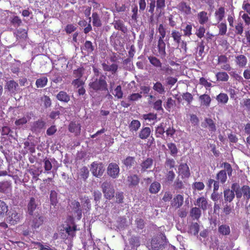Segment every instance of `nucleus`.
I'll return each instance as SVG.
<instances>
[{"instance_id":"nucleus-40","label":"nucleus","mask_w":250,"mask_h":250,"mask_svg":"<svg viewBox=\"0 0 250 250\" xmlns=\"http://www.w3.org/2000/svg\"><path fill=\"white\" fill-rule=\"evenodd\" d=\"M171 37L173 38L174 41L177 43H180L181 42L182 34L176 30H173L171 32Z\"/></svg>"},{"instance_id":"nucleus-52","label":"nucleus","mask_w":250,"mask_h":250,"mask_svg":"<svg viewBox=\"0 0 250 250\" xmlns=\"http://www.w3.org/2000/svg\"><path fill=\"white\" fill-rule=\"evenodd\" d=\"M167 146L170 151V154L173 156L176 155L178 152V149L176 145L174 143H171L167 144Z\"/></svg>"},{"instance_id":"nucleus-56","label":"nucleus","mask_w":250,"mask_h":250,"mask_svg":"<svg viewBox=\"0 0 250 250\" xmlns=\"http://www.w3.org/2000/svg\"><path fill=\"white\" fill-rule=\"evenodd\" d=\"M45 123L42 121H38L34 124V128L35 130H39L44 127Z\"/></svg>"},{"instance_id":"nucleus-31","label":"nucleus","mask_w":250,"mask_h":250,"mask_svg":"<svg viewBox=\"0 0 250 250\" xmlns=\"http://www.w3.org/2000/svg\"><path fill=\"white\" fill-rule=\"evenodd\" d=\"M47 78L46 77H43L36 80V85L38 88H42L47 84Z\"/></svg>"},{"instance_id":"nucleus-30","label":"nucleus","mask_w":250,"mask_h":250,"mask_svg":"<svg viewBox=\"0 0 250 250\" xmlns=\"http://www.w3.org/2000/svg\"><path fill=\"white\" fill-rule=\"evenodd\" d=\"M151 133L150 128L148 127L143 128L140 131L139 137L142 139H145L147 138L150 135Z\"/></svg>"},{"instance_id":"nucleus-61","label":"nucleus","mask_w":250,"mask_h":250,"mask_svg":"<svg viewBox=\"0 0 250 250\" xmlns=\"http://www.w3.org/2000/svg\"><path fill=\"white\" fill-rule=\"evenodd\" d=\"M222 165L225 169V170L226 171V173L227 172L229 176H231L232 172V169L231 168V165L229 163L226 162L224 163Z\"/></svg>"},{"instance_id":"nucleus-25","label":"nucleus","mask_w":250,"mask_h":250,"mask_svg":"<svg viewBox=\"0 0 250 250\" xmlns=\"http://www.w3.org/2000/svg\"><path fill=\"white\" fill-rule=\"evenodd\" d=\"M216 179L221 183H225L227 179L226 171L225 170H220L216 175Z\"/></svg>"},{"instance_id":"nucleus-4","label":"nucleus","mask_w":250,"mask_h":250,"mask_svg":"<svg viewBox=\"0 0 250 250\" xmlns=\"http://www.w3.org/2000/svg\"><path fill=\"white\" fill-rule=\"evenodd\" d=\"M218 64L220 65L221 68L224 70L230 71L231 69L228 58L224 55L218 57Z\"/></svg>"},{"instance_id":"nucleus-1","label":"nucleus","mask_w":250,"mask_h":250,"mask_svg":"<svg viewBox=\"0 0 250 250\" xmlns=\"http://www.w3.org/2000/svg\"><path fill=\"white\" fill-rule=\"evenodd\" d=\"M105 77L101 75L99 78L93 77L89 83L90 88L95 91L107 90V83Z\"/></svg>"},{"instance_id":"nucleus-6","label":"nucleus","mask_w":250,"mask_h":250,"mask_svg":"<svg viewBox=\"0 0 250 250\" xmlns=\"http://www.w3.org/2000/svg\"><path fill=\"white\" fill-rule=\"evenodd\" d=\"M120 168L118 165L115 163H110L107 167V174L113 178H116L119 173Z\"/></svg>"},{"instance_id":"nucleus-37","label":"nucleus","mask_w":250,"mask_h":250,"mask_svg":"<svg viewBox=\"0 0 250 250\" xmlns=\"http://www.w3.org/2000/svg\"><path fill=\"white\" fill-rule=\"evenodd\" d=\"M218 231L222 235H229L230 233V228L228 225H222L218 228Z\"/></svg>"},{"instance_id":"nucleus-18","label":"nucleus","mask_w":250,"mask_h":250,"mask_svg":"<svg viewBox=\"0 0 250 250\" xmlns=\"http://www.w3.org/2000/svg\"><path fill=\"white\" fill-rule=\"evenodd\" d=\"M153 160L151 158H147L140 165L141 171L145 172L147 169L151 167L153 164Z\"/></svg>"},{"instance_id":"nucleus-10","label":"nucleus","mask_w":250,"mask_h":250,"mask_svg":"<svg viewBox=\"0 0 250 250\" xmlns=\"http://www.w3.org/2000/svg\"><path fill=\"white\" fill-rule=\"evenodd\" d=\"M197 18L199 23L201 25L207 23L209 21V16L207 12L202 11L197 15Z\"/></svg>"},{"instance_id":"nucleus-24","label":"nucleus","mask_w":250,"mask_h":250,"mask_svg":"<svg viewBox=\"0 0 250 250\" xmlns=\"http://www.w3.org/2000/svg\"><path fill=\"white\" fill-rule=\"evenodd\" d=\"M199 100L201 101V105L208 106L211 102L210 96L207 94H203L199 97Z\"/></svg>"},{"instance_id":"nucleus-3","label":"nucleus","mask_w":250,"mask_h":250,"mask_svg":"<svg viewBox=\"0 0 250 250\" xmlns=\"http://www.w3.org/2000/svg\"><path fill=\"white\" fill-rule=\"evenodd\" d=\"M102 188L105 198L110 199L114 197V189L110 182L107 181L104 182L102 185Z\"/></svg>"},{"instance_id":"nucleus-35","label":"nucleus","mask_w":250,"mask_h":250,"mask_svg":"<svg viewBox=\"0 0 250 250\" xmlns=\"http://www.w3.org/2000/svg\"><path fill=\"white\" fill-rule=\"evenodd\" d=\"M190 214L192 218L198 219L201 216V211L200 208H193L190 210Z\"/></svg>"},{"instance_id":"nucleus-63","label":"nucleus","mask_w":250,"mask_h":250,"mask_svg":"<svg viewBox=\"0 0 250 250\" xmlns=\"http://www.w3.org/2000/svg\"><path fill=\"white\" fill-rule=\"evenodd\" d=\"M84 82L81 79H76L72 82V84L76 88L82 87Z\"/></svg>"},{"instance_id":"nucleus-19","label":"nucleus","mask_w":250,"mask_h":250,"mask_svg":"<svg viewBox=\"0 0 250 250\" xmlns=\"http://www.w3.org/2000/svg\"><path fill=\"white\" fill-rule=\"evenodd\" d=\"M102 65L104 71L111 72L112 74L115 73L117 71L118 67V65L115 63L108 65L105 63H103Z\"/></svg>"},{"instance_id":"nucleus-53","label":"nucleus","mask_w":250,"mask_h":250,"mask_svg":"<svg viewBox=\"0 0 250 250\" xmlns=\"http://www.w3.org/2000/svg\"><path fill=\"white\" fill-rule=\"evenodd\" d=\"M113 94L118 99H121L123 97V93L122 91V88L120 85H118L114 89Z\"/></svg>"},{"instance_id":"nucleus-12","label":"nucleus","mask_w":250,"mask_h":250,"mask_svg":"<svg viewBox=\"0 0 250 250\" xmlns=\"http://www.w3.org/2000/svg\"><path fill=\"white\" fill-rule=\"evenodd\" d=\"M178 170L179 173L182 174L183 177H188L190 176L189 167L186 164L180 165Z\"/></svg>"},{"instance_id":"nucleus-48","label":"nucleus","mask_w":250,"mask_h":250,"mask_svg":"<svg viewBox=\"0 0 250 250\" xmlns=\"http://www.w3.org/2000/svg\"><path fill=\"white\" fill-rule=\"evenodd\" d=\"M143 119L146 121H148L151 123L152 121L156 120L157 118V115L154 113H148L146 114H144L143 115Z\"/></svg>"},{"instance_id":"nucleus-46","label":"nucleus","mask_w":250,"mask_h":250,"mask_svg":"<svg viewBox=\"0 0 250 250\" xmlns=\"http://www.w3.org/2000/svg\"><path fill=\"white\" fill-rule=\"evenodd\" d=\"M83 49L86 51L88 53H91L94 50L92 43L90 41H86Z\"/></svg>"},{"instance_id":"nucleus-9","label":"nucleus","mask_w":250,"mask_h":250,"mask_svg":"<svg viewBox=\"0 0 250 250\" xmlns=\"http://www.w3.org/2000/svg\"><path fill=\"white\" fill-rule=\"evenodd\" d=\"M127 184L129 187L137 186L140 182V178L136 174H131L127 177Z\"/></svg>"},{"instance_id":"nucleus-47","label":"nucleus","mask_w":250,"mask_h":250,"mask_svg":"<svg viewBox=\"0 0 250 250\" xmlns=\"http://www.w3.org/2000/svg\"><path fill=\"white\" fill-rule=\"evenodd\" d=\"M16 36L18 39H25L27 37V31L25 29H20L17 31Z\"/></svg>"},{"instance_id":"nucleus-39","label":"nucleus","mask_w":250,"mask_h":250,"mask_svg":"<svg viewBox=\"0 0 250 250\" xmlns=\"http://www.w3.org/2000/svg\"><path fill=\"white\" fill-rule=\"evenodd\" d=\"M10 21L11 23L15 27L20 26L22 23L21 19L19 17L16 16L11 17L10 19Z\"/></svg>"},{"instance_id":"nucleus-38","label":"nucleus","mask_w":250,"mask_h":250,"mask_svg":"<svg viewBox=\"0 0 250 250\" xmlns=\"http://www.w3.org/2000/svg\"><path fill=\"white\" fill-rule=\"evenodd\" d=\"M217 27L219 29V35L223 36L226 34L227 31V25L226 22H221L218 23Z\"/></svg>"},{"instance_id":"nucleus-49","label":"nucleus","mask_w":250,"mask_h":250,"mask_svg":"<svg viewBox=\"0 0 250 250\" xmlns=\"http://www.w3.org/2000/svg\"><path fill=\"white\" fill-rule=\"evenodd\" d=\"M242 190L244 198L249 200L250 198V188L248 186H244L242 188Z\"/></svg>"},{"instance_id":"nucleus-17","label":"nucleus","mask_w":250,"mask_h":250,"mask_svg":"<svg viewBox=\"0 0 250 250\" xmlns=\"http://www.w3.org/2000/svg\"><path fill=\"white\" fill-rule=\"evenodd\" d=\"M91 17H89L88 24H87V21L84 20H81L78 22L79 25L82 27H84L87 25L83 30V32L85 34H87L92 30V26L90 23L91 22Z\"/></svg>"},{"instance_id":"nucleus-62","label":"nucleus","mask_w":250,"mask_h":250,"mask_svg":"<svg viewBox=\"0 0 250 250\" xmlns=\"http://www.w3.org/2000/svg\"><path fill=\"white\" fill-rule=\"evenodd\" d=\"M192 25L190 24H188L183 29L184 34L185 36L189 37L191 34Z\"/></svg>"},{"instance_id":"nucleus-51","label":"nucleus","mask_w":250,"mask_h":250,"mask_svg":"<svg viewBox=\"0 0 250 250\" xmlns=\"http://www.w3.org/2000/svg\"><path fill=\"white\" fill-rule=\"evenodd\" d=\"M135 160L133 157H128L123 161L124 164L128 167H130L134 164Z\"/></svg>"},{"instance_id":"nucleus-20","label":"nucleus","mask_w":250,"mask_h":250,"mask_svg":"<svg viewBox=\"0 0 250 250\" xmlns=\"http://www.w3.org/2000/svg\"><path fill=\"white\" fill-rule=\"evenodd\" d=\"M37 207V204H36L35 199L32 197L30 199V200L27 205V212L31 215H33L34 211L36 209Z\"/></svg>"},{"instance_id":"nucleus-50","label":"nucleus","mask_w":250,"mask_h":250,"mask_svg":"<svg viewBox=\"0 0 250 250\" xmlns=\"http://www.w3.org/2000/svg\"><path fill=\"white\" fill-rule=\"evenodd\" d=\"M234 27L236 34L241 35L244 31L243 24L241 22H238Z\"/></svg>"},{"instance_id":"nucleus-55","label":"nucleus","mask_w":250,"mask_h":250,"mask_svg":"<svg viewBox=\"0 0 250 250\" xmlns=\"http://www.w3.org/2000/svg\"><path fill=\"white\" fill-rule=\"evenodd\" d=\"M165 132L163 123H161L156 129V135L157 137H160Z\"/></svg>"},{"instance_id":"nucleus-29","label":"nucleus","mask_w":250,"mask_h":250,"mask_svg":"<svg viewBox=\"0 0 250 250\" xmlns=\"http://www.w3.org/2000/svg\"><path fill=\"white\" fill-rule=\"evenodd\" d=\"M197 205L202 208L203 210H206L208 208V202L207 199L204 197H200L197 200Z\"/></svg>"},{"instance_id":"nucleus-11","label":"nucleus","mask_w":250,"mask_h":250,"mask_svg":"<svg viewBox=\"0 0 250 250\" xmlns=\"http://www.w3.org/2000/svg\"><path fill=\"white\" fill-rule=\"evenodd\" d=\"M71 207L74 209L75 213L78 220L81 218L82 210L80 208V204L78 201L74 200L71 202Z\"/></svg>"},{"instance_id":"nucleus-7","label":"nucleus","mask_w":250,"mask_h":250,"mask_svg":"<svg viewBox=\"0 0 250 250\" xmlns=\"http://www.w3.org/2000/svg\"><path fill=\"white\" fill-rule=\"evenodd\" d=\"M43 222L44 217L42 216L37 215L35 217H32L30 221V225L32 228L36 229L42 225Z\"/></svg>"},{"instance_id":"nucleus-13","label":"nucleus","mask_w":250,"mask_h":250,"mask_svg":"<svg viewBox=\"0 0 250 250\" xmlns=\"http://www.w3.org/2000/svg\"><path fill=\"white\" fill-rule=\"evenodd\" d=\"M12 189L11 183L9 181L0 182V191L3 193H9Z\"/></svg>"},{"instance_id":"nucleus-60","label":"nucleus","mask_w":250,"mask_h":250,"mask_svg":"<svg viewBox=\"0 0 250 250\" xmlns=\"http://www.w3.org/2000/svg\"><path fill=\"white\" fill-rule=\"evenodd\" d=\"M80 174L83 179H86L88 177L89 174V170L88 168L85 167H83L81 169Z\"/></svg>"},{"instance_id":"nucleus-33","label":"nucleus","mask_w":250,"mask_h":250,"mask_svg":"<svg viewBox=\"0 0 250 250\" xmlns=\"http://www.w3.org/2000/svg\"><path fill=\"white\" fill-rule=\"evenodd\" d=\"M92 18L93 26L96 27H100L102 25V22L100 17L99 16L97 13H93Z\"/></svg>"},{"instance_id":"nucleus-15","label":"nucleus","mask_w":250,"mask_h":250,"mask_svg":"<svg viewBox=\"0 0 250 250\" xmlns=\"http://www.w3.org/2000/svg\"><path fill=\"white\" fill-rule=\"evenodd\" d=\"M68 129L70 132L74 133L78 135L81 132V125L75 122H71L69 125Z\"/></svg>"},{"instance_id":"nucleus-22","label":"nucleus","mask_w":250,"mask_h":250,"mask_svg":"<svg viewBox=\"0 0 250 250\" xmlns=\"http://www.w3.org/2000/svg\"><path fill=\"white\" fill-rule=\"evenodd\" d=\"M158 48L159 54L163 56L166 55V43L164 39H159L158 42Z\"/></svg>"},{"instance_id":"nucleus-23","label":"nucleus","mask_w":250,"mask_h":250,"mask_svg":"<svg viewBox=\"0 0 250 250\" xmlns=\"http://www.w3.org/2000/svg\"><path fill=\"white\" fill-rule=\"evenodd\" d=\"M56 98L59 101L64 103H67L70 100L69 96L63 91H60L57 95Z\"/></svg>"},{"instance_id":"nucleus-21","label":"nucleus","mask_w":250,"mask_h":250,"mask_svg":"<svg viewBox=\"0 0 250 250\" xmlns=\"http://www.w3.org/2000/svg\"><path fill=\"white\" fill-rule=\"evenodd\" d=\"M235 62L239 67H244L247 63V59L244 55H238L235 57Z\"/></svg>"},{"instance_id":"nucleus-42","label":"nucleus","mask_w":250,"mask_h":250,"mask_svg":"<svg viewBox=\"0 0 250 250\" xmlns=\"http://www.w3.org/2000/svg\"><path fill=\"white\" fill-rule=\"evenodd\" d=\"M140 126L141 123L138 120H133L129 125L130 130L136 131L140 127Z\"/></svg>"},{"instance_id":"nucleus-16","label":"nucleus","mask_w":250,"mask_h":250,"mask_svg":"<svg viewBox=\"0 0 250 250\" xmlns=\"http://www.w3.org/2000/svg\"><path fill=\"white\" fill-rule=\"evenodd\" d=\"M184 197L182 195H177L173 199L171 205L176 208H179L183 204Z\"/></svg>"},{"instance_id":"nucleus-44","label":"nucleus","mask_w":250,"mask_h":250,"mask_svg":"<svg viewBox=\"0 0 250 250\" xmlns=\"http://www.w3.org/2000/svg\"><path fill=\"white\" fill-rule=\"evenodd\" d=\"M114 28L116 29L121 30L123 32H125L126 28L124 26L123 22L121 21H115L114 23Z\"/></svg>"},{"instance_id":"nucleus-57","label":"nucleus","mask_w":250,"mask_h":250,"mask_svg":"<svg viewBox=\"0 0 250 250\" xmlns=\"http://www.w3.org/2000/svg\"><path fill=\"white\" fill-rule=\"evenodd\" d=\"M197 49L198 50L199 56L202 57L205 49L204 42L203 41L198 43Z\"/></svg>"},{"instance_id":"nucleus-28","label":"nucleus","mask_w":250,"mask_h":250,"mask_svg":"<svg viewBox=\"0 0 250 250\" xmlns=\"http://www.w3.org/2000/svg\"><path fill=\"white\" fill-rule=\"evenodd\" d=\"M224 198L225 201L230 202L234 198L235 195L232 190L226 189L224 191Z\"/></svg>"},{"instance_id":"nucleus-54","label":"nucleus","mask_w":250,"mask_h":250,"mask_svg":"<svg viewBox=\"0 0 250 250\" xmlns=\"http://www.w3.org/2000/svg\"><path fill=\"white\" fill-rule=\"evenodd\" d=\"M239 15L241 16L246 25H249L250 24V17L247 14L241 11L239 12Z\"/></svg>"},{"instance_id":"nucleus-59","label":"nucleus","mask_w":250,"mask_h":250,"mask_svg":"<svg viewBox=\"0 0 250 250\" xmlns=\"http://www.w3.org/2000/svg\"><path fill=\"white\" fill-rule=\"evenodd\" d=\"M206 30L204 26H200L196 32V36L199 38H202L204 36Z\"/></svg>"},{"instance_id":"nucleus-36","label":"nucleus","mask_w":250,"mask_h":250,"mask_svg":"<svg viewBox=\"0 0 250 250\" xmlns=\"http://www.w3.org/2000/svg\"><path fill=\"white\" fill-rule=\"evenodd\" d=\"M18 86V84L14 81H9L6 83V87L7 89L12 92H14L17 87Z\"/></svg>"},{"instance_id":"nucleus-8","label":"nucleus","mask_w":250,"mask_h":250,"mask_svg":"<svg viewBox=\"0 0 250 250\" xmlns=\"http://www.w3.org/2000/svg\"><path fill=\"white\" fill-rule=\"evenodd\" d=\"M177 9L185 15L191 14V8L186 2L181 1L177 6Z\"/></svg>"},{"instance_id":"nucleus-14","label":"nucleus","mask_w":250,"mask_h":250,"mask_svg":"<svg viewBox=\"0 0 250 250\" xmlns=\"http://www.w3.org/2000/svg\"><path fill=\"white\" fill-rule=\"evenodd\" d=\"M225 9L223 7H220L217 9L214 13V16L218 22L219 23L225 17Z\"/></svg>"},{"instance_id":"nucleus-45","label":"nucleus","mask_w":250,"mask_h":250,"mask_svg":"<svg viewBox=\"0 0 250 250\" xmlns=\"http://www.w3.org/2000/svg\"><path fill=\"white\" fill-rule=\"evenodd\" d=\"M8 210V206L6 204L0 200V217H3L4 213L7 212Z\"/></svg>"},{"instance_id":"nucleus-64","label":"nucleus","mask_w":250,"mask_h":250,"mask_svg":"<svg viewBox=\"0 0 250 250\" xmlns=\"http://www.w3.org/2000/svg\"><path fill=\"white\" fill-rule=\"evenodd\" d=\"M190 230L191 233H193L194 235H196L198 234V231L199 230V225L197 223H194L192 224L190 226Z\"/></svg>"},{"instance_id":"nucleus-32","label":"nucleus","mask_w":250,"mask_h":250,"mask_svg":"<svg viewBox=\"0 0 250 250\" xmlns=\"http://www.w3.org/2000/svg\"><path fill=\"white\" fill-rule=\"evenodd\" d=\"M161 185L160 183L157 182H153L150 186L149 190L152 194L157 193L160 189Z\"/></svg>"},{"instance_id":"nucleus-43","label":"nucleus","mask_w":250,"mask_h":250,"mask_svg":"<svg viewBox=\"0 0 250 250\" xmlns=\"http://www.w3.org/2000/svg\"><path fill=\"white\" fill-rule=\"evenodd\" d=\"M50 200L51 204L56 206L58 203L57 193L54 190H51L50 194Z\"/></svg>"},{"instance_id":"nucleus-2","label":"nucleus","mask_w":250,"mask_h":250,"mask_svg":"<svg viewBox=\"0 0 250 250\" xmlns=\"http://www.w3.org/2000/svg\"><path fill=\"white\" fill-rule=\"evenodd\" d=\"M22 218V213L21 211L11 209L7 214L6 221L9 224L15 225L20 222Z\"/></svg>"},{"instance_id":"nucleus-5","label":"nucleus","mask_w":250,"mask_h":250,"mask_svg":"<svg viewBox=\"0 0 250 250\" xmlns=\"http://www.w3.org/2000/svg\"><path fill=\"white\" fill-rule=\"evenodd\" d=\"M90 170L94 176L99 177L103 174L104 169L102 164L93 162L91 164Z\"/></svg>"},{"instance_id":"nucleus-41","label":"nucleus","mask_w":250,"mask_h":250,"mask_svg":"<svg viewBox=\"0 0 250 250\" xmlns=\"http://www.w3.org/2000/svg\"><path fill=\"white\" fill-rule=\"evenodd\" d=\"M154 90L158 92L159 94H164L165 92V87L160 82L156 83L153 87Z\"/></svg>"},{"instance_id":"nucleus-27","label":"nucleus","mask_w":250,"mask_h":250,"mask_svg":"<svg viewBox=\"0 0 250 250\" xmlns=\"http://www.w3.org/2000/svg\"><path fill=\"white\" fill-rule=\"evenodd\" d=\"M215 76L218 81L227 82L229 79V76L225 72H218Z\"/></svg>"},{"instance_id":"nucleus-58","label":"nucleus","mask_w":250,"mask_h":250,"mask_svg":"<svg viewBox=\"0 0 250 250\" xmlns=\"http://www.w3.org/2000/svg\"><path fill=\"white\" fill-rule=\"evenodd\" d=\"M84 69L83 67L79 68L74 71V75L77 79H80L84 73Z\"/></svg>"},{"instance_id":"nucleus-34","label":"nucleus","mask_w":250,"mask_h":250,"mask_svg":"<svg viewBox=\"0 0 250 250\" xmlns=\"http://www.w3.org/2000/svg\"><path fill=\"white\" fill-rule=\"evenodd\" d=\"M148 59L150 63L155 67H161L162 63L156 57L154 56H149L148 57Z\"/></svg>"},{"instance_id":"nucleus-26","label":"nucleus","mask_w":250,"mask_h":250,"mask_svg":"<svg viewBox=\"0 0 250 250\" xmlns=\"http://www.w3.org/2000/svg\"><path fill=\"white\" fill-rule=\"evenodd\" d=\"M216 100L218 103L226 104L229 100V97L226 93H221L216 97Z\"/></svg>"}]
</instances>
